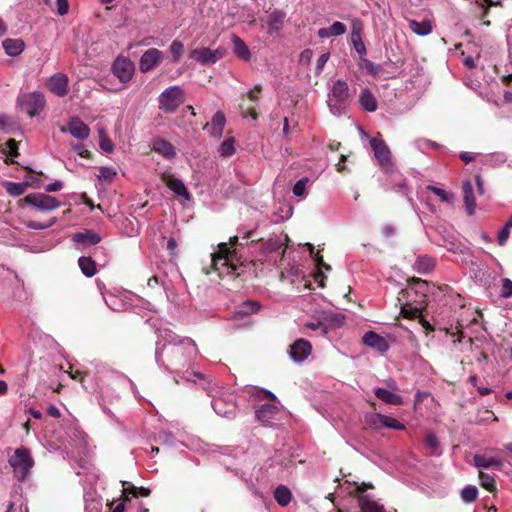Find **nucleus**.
Here are the masks:
<instances>
[{"mask_svg": "<svg viewBox=\"0 0 512 512\" xmlns=\"http://www.w3.org/2000/svg\"><path fill=\"white\" fill-rule=\"evenodd\" d=\"M159 109L165 113H174L185 102V93L180 86L166 88L158 98Z\"/></svg>", "mask_w": 512, "mask_h": 512, "instance_id": "nucleus-3", "label": "nucleus"}, {"mask_svg": "<svg viewBox=\"0 0 512 512\" xmlns=\"http://www.w3.org/2000/svg\"><path fill=\"white\" fill-rule=\"evenodd\" d=\"M370 145L380 166L389 169L392 166L391 151L385 141L381 138L373 137L370 140Z\"/></svg>", "mask_w": 512, "mask_h": 512, "instance_id": "nucleus-9", "label": "nucleus"}, {"mask_svg": "<svg viewBox=\"0 0 512 512\" xmlns=\"http://www.w3.org/2000/svg\"><path fill=\"white\" fill-rule=\"evenodd\" d=\"M21 203L33 207L36 211H51L60 207L61 203L55 197L44 193H31L20 200Z\"/></svg>", "mask_w": 512, "mask_h": 512, "instance_id": "nucleus-7", "label": "nucleus"}, {"mask_svg": "<svg viewBox=\"0 0 512 512\" xmlns=\"http://www.w3.org/2000/svg\"><path fill=\"white\" fill-rule=\"evenodd\" d=\"M239 108L241 110L243 117L250 116L254 120L258 119V113H257L255 107H248L247 109H244V106L242 104H240Z\"/></svg>", "mask_w": 512, "mask_h": 512, "instance_id": "nucleus-61", "label": "nucleus"}, {"mask_svg": "<svg viewBox=\"0 0 512 512\" xmlns=\"http://www.w3.org/2000/svg\"><path fill=\"white\" fill-rule=\"evenodd\" d=\"M85 512H101L102 501L99 498L93 497L92 494H85Z\"/></svg>", "mask_w": 512, "mask_h": 512, "instance_id": "nucleus-40", "label": "nucleus"}, {"mask_svg": "<svg viewBox=\"0 0 512 512\" xmlns=\"http://www.w3.org/2000/svg\"><path fill=\"white\" fill-rule=\"evenodd\" d=\"M235 141L233 138H228L224 140L219 148V153L223 157H230L235 152Z\"/></svg>", "mask_w": 512, "mask_h": 512, "instance_id": "nucleus-45", "label": "nucleus"}, {"mask_svg": "<svg viewBox=\"0 0 512 512\" xmlns=\"http://www.w3.org/2000/svg\"><path fill=\"white\" fill-rule=\"evenodd\" d=\"M363 343L381 353H384L389 349L388 341L373 331H369L364 334Z\"/></svg>", "mask_w": 512, "mask_h": 512, "instance_id": "nucleus-18", "label": "nucleus"}, {"mask_svg": "<svg viewBox=\"0 0 512 512\" xmlns=\"http://www.w3.org/2000/svg\"><path fill=\"white\" fill-rule=\"evenodd\" d=\"M17 103L30 117H34L44 109L46 101L42 93L32 92L21 94Z\"/></svg>", "mask_w": 512, "mask_h": 512, "instance_id": "nucleus-8", "label": "nucleus"}, {"mask_svg": "<svg viewBox=\"0 0 512 512\" xmlns=\"http://www.w3.org/2000/svg\"><path fill=\"white\" fill-rule=\"evenodd\" d=\"M155 358L160 367L170 373H180L188 368L198 354L195 342L188 337H178L169 329L159 330Z\"/></svg>", "mask_w": 512, "mask_h": 512, "instance_id": "nucleus-1", "label": "nucleus"}, {"mask_svg": "<svg viewBox=\"0 0 512 512\" xmlns=\"http://www.w3.org/2000/svg\"><path fill=\"white\" fill-rule=\"evenodd\" d=\"M154 150L168 159H171L176 155L174 146L170 142L163 139L157 140L154 143Z\"/></svg>", "mask_w": 512, "mask_h": 512, "instance_id": "nucleus-33", "label": "nucleus"}, {"mask_svg": "<svg viewBox=\"0 0 512 512\" xmlns=\"http://www.w3.org/2000/svg\"><path fill=\"white\" fill-rule=\"evenodd\" d=\"M2 45H3V48L5 50V52L9 55V56H18L19 54H21L25 48V43L22 39H11V38H8V39H5L3 42H2Z\"/></svg>", "mask_w": 512, "mask_h": 512, "instance_id": "nucleus-27", "label": "nucleus"}, {"mask_svg": "<svg viewBox=\"0 0 512 512\" xmlns=\"http://www.w3.org/2000/svg\"><path fill=\"white\" fill-rule=\"evenodd\" d=\"M255 413L259 421L271 425L279 413V408L274 404H263Z\"/></svg>", "mask_w": 512, "mask_h": 512, "instance_id": "nucleus-19", "label": "nucleus"}, {"mask_svg": "<svg viewBox=\"0 0 512 512\" xmlns=\"http://www.w3.org/2000/svg\"><path fill=\"white\" fill-rule=\"evenodd\" d=\"M329 57H330L329 53H323V54H322V55H320V57L317 59L316 68H315V73H316L317 75H319V74L322 72V70H323V68H324L325 64H326V63H327V61L329 60Z\"/></svg>", "mask_w": 512, "mask_h": 512, "instance_id": "nucleus-58", "label": "nucleus"}, {"mask_svg": "<svg viewBox=\"0 0 512 512\" xmlns=\"http://www.w3.org/2000/svg\"><path fill=\"white\" fill-rule=\"evenodd\" d=\"M394 278H398L397 280H395V284L398 286H403V285L411 286V285H419V284L428 285V282L426 280H423L418 277H406V276L402 275V273L397 269H393L390 271V275L387 278V280L390 281Z\"/></svg>", "mask_w": 512, "mask_h": 512, "instance_id": "nucleus-21", "label": "nucleus"}, {"mask_svg": "<svg viewBox=\"0 0 512 512\" xmlns=\"http://www.w3.org/2000/svg\"><path fill=\"white\" fill-rule=\"evenodd\" d=\"M352 44L359 55H365L367 50L362 41V37L351 39Z\"/></svg>", "mask_w": 512, "mask_h": 512, "instance_id": "nucleus-59", "label": "nucleus"}, {"mask_svg": "<svg viewBox=\"0 0 512 512\" xmlns=\"http://www.w3.org/2000/svg\"><path fill=\"white\" fill-rule=\"evenodd\" d=\"M226 118L222 111H217L211 120L209 133L212 136L220 137L225 127Z\"/></svg>", "mask_w": 512, "mask_h": 512, "instance_id": "nucleus-29", "label": "nucleus"}, {"mask_svg": "<svg viewBox=\"0 0 512 512\" xmlns=\"http://www.w3.org/2000/svg\"><path fill=\"white\" fill-rule=\"evenodd\" d=\"M29 186V183L28 182H24V183H15V182H10V181H7L4 183V187L6 189V191L11 195V196H20L22 195L26 188Z\"/></svg>", "mask_w": 512, "mask_h": 512, "instance_id": "nucleus-42", "label": "nucleus"}, {"mask_svg": "<svg viewBox=\"0 0 512 512\" xmlns=\"http://www.w3.org/2000/svg\"><path fill=\"white\" fill-rule=\"evenodd\" d=\"M351 39L362 37L363 23L360 19H353L351 23Z\"/></svg>", "mask_w": 512, "mask_h": 512, "instance_id": "nucleus-54", "label": "nucleus"}, {"mask_svg": "<svg viewBox=\"0 0 512 512\" xmlns=\"http://www.w3.org/2000/svg\"><path fill=\"white\" fill-rule=\"evenodd\" d=\"M225 56V50L218 48L211 50L210 48L194 49L190 53V58L197 62L206 65L214 64Z\"/></svg>", "mask_w": 512, "mask_h": 512, "instance_id": "nucleus-10", "label": "nucleus"}, {"mask_svg": "<svg viewBox=\"0 0 512 512\" xmlns=\"http://www.w3.org/2000/svg\"><path fill=\"white\" fill-rule=\"evenodd\" d=\"M68 77L63 73H56L47 82L49 90L58 97H64L68 93Z\"/></svg>", "mask_w": 512, "mask_h": 512, "instance_id": "nucleus-13", "label": "nucleus"}, {"mask_svg": "<svg viewBox=\"0 0 512 512\" xmlns=\"http://www.w3.org/2000/svg\"><path fill=\"white\" fill-rule=\"evenodd\" d=\"M478 489L474 485H467L461 490V499L465 503H472L477 499Z\"/></svg>", "mask_w": 512, "mask_h": 512, "instance_id": "nucleus-43", "label": "nucleus"}, {"mask_svg": "<svg viewBox=\"0 0 512 512\" xmlns=\"http://www.w3.org/2000/svg\"><path fill=\"white\" fill-rule=\"evenodd\" d=\"M473 462L477 468L481 469L496 468L500 470L504 464L503 461L499 458L487 457L486 455L482 454L474 455Z\"/></svg>", "mask_w": 512, "mask_h": 512, "instance_id": "nucleus-20", "label": "nucleus"}, {"mask_svg": "<svg viewBox=\"0 0 512 512\" xmlns=\"http://www.w3.org/2000/svg\"><path fill=\"white\" fill-rule=\"evenodd\" d=\"M57 13L61 16L68 13L69 3L68 0H56Z\"/></svg>", "mask_w": 512, "mask_h": 512, "instance_id": "nucleus-60", "label": "nucleus"}, {"mask_svg": "<svg viewBox=\"0 0 512 512\" xmlns=\"http://www.w3.org/2000/svg\"><path fill=\"white\" fill-rule=\"evenodd\" d=\"M274 497L279 505L286 506L290 503L292 494L287 487L281 485L275 489Z\"/></svg>", "mask_w": 512, "mask_h": 512, "instance_id": "nucleus-38", "label": "nucleus"}, {"mask_svg": "<svg viewBox=\"0 0 512 512\" xmlns=\"http://www.w3.org/2000/svg\"><path fill=\"white\" fill-rule=\"evenodd\" d=\"M305 328H308V329H311V330H319L320 333L325 336L328 334V327L325 325V323L321 322V321H316V322H306L304 323L303 325Z\"/></svg>", "mask_w": 512, "mask_h": 512, "instance_id": "nucleus-52", "label": "nucleus"}, {"mask_svg": "<svg viewBox=\"0 0 512 512\" xmlns=\"http://www.w3.org/2000/svg\"><path fill=\"white\" fill-rule=\"evenodd\" d=\"M312 346L308 340L297 339L290 346V356L296 362L304 361L311 353Z\"/></svg>", "mask_w": 512, "mask_h": 512, "instance_id": "nucleus-15", "label": "nucleus"}, {"mask_svg": "<svg viewBox=\"0 0 512 512\" xmlns=\"http://www.w3.org/2000/svg\"><path fill=\"white\" fill-rule=\"evenodd\" d=\"M384 428H391V429H395V430H404L405 425L393 417L384 415Z\"/></svg>", "mask_w": 512, "mask_h": 512, "instance_id": "nucleus-53", "label": "nucleus"}, {"mask_svg": "<svg viewBox=\"0 0 512 512\" xmlns=\"http://www.w3.org/2000/svg\"><path fill=\"white\" fill-rule=\"evenodd\" d=\"M326 321H329L333 327H340L343 325L345 317L340 313L329 315L325 318Z\"/></svg>", "mask_w": 512, "mask_h": 512, "instance_id": "nucleus-56", "label": "nucleus"}, {"mask_svg": "<svg viewBox=\"0 0 512 512\" xmlns=\"http://www.w3.org/2000/svg\"><path fill=\"white\" fill-rule=\"evenodd\" d=\"M170 52L172 54V61L178 63L184 53V45L178 40H174L170 45Z\"/></svg>", "mask_w": 512, "mask_h": 512, "instance_id": "nucleus-46", "label": "nucleus"}, {"mask_svg": "<svg viewBox=\"0 0 512 512\" xmlns=\"http://www.w3.org/2000/svg\"><path fill=\"white\" fill-rule=\"evenodd\" d=\"M63 188V182L60 181V180H57L53 183H50L48 184L46 187H45V190L47 192H56V191H59Z\"/></svg>", "mask_w": 512, "mask_h": 512, "instance_id": "nucleus-64", "label": "nucleus"}, {"mask_svg": "<svg viewBox=\"0 0 512 512\" xmlns=\"http://www.w3.org/2000/svg\"><path fill=\"white\" fill-rule=\"evenodd\" d=\"M359 103L361 107L368 112H374L377 110L378 107V103L375 96L368 88H364L361 90L359 95Z\"/></svg>", "mask_w": 512, "mask_h": 512, "instance_id": "nucleus-24", "label": "nucleus"}, {"mask_svg": "<svg viewBox=\"0 0 512 512\" xmlns=\"http://www.w3.org/2000/svg\"><path fill=\"white\" fill-rule=\"evenodd\" d=\"M138 493L143 497H147L150 495V490L145 487H141L138 489L137 487L130 485L129 483H123V494L125 495V500H129V494L136 497Z\"/></svg>", "mask_w": 512, "mask_h": 512, "instance_id": "nucleus-39", "label": "nucleus"}, {"mask_svg": "<svg viewBox=\"0 0 512 512\" xmlns=\"http://www.w3.org/2000/svg\"><path fill=\"white\" fill-rule=\"evenodd\" d=\"M435 266V261L433 258L428 256H419L414 264V269L420 273H428Z\"/></svg>", "mask_w": 512, "mask_h": 512, "instance_id": "nucleus-35", "label": "nucleus"}, {"mask_svg": "<svg viewBox=\"0 0 512 512\" xmlns=\"http://www.w3.org/2000/svg\"><path fill=\"white\" fill-rule=\"evenodd\" d=\"M331 36H340L345 34L346 25L342 22L336 21L331 26H329Z\"/></svg>", "mask_w": 512, "mask_h": 512, "instance_id": "nucleus-55", "label": "nucleus"}, {"mask_svg": "<svg viewBox=\"0 0 512 512\" xmlns=\"http://www.w3.org/2000/svg\"><path fill=\"white\" fill-rule=\"evenodd\" d=\"M314 262L316 265V272L314 273V280L320 287L325 286L326 275L324 271L330 272L332 267L324 261L323 255L320 251L314 254Z\"/></svg>", "mask_w": 512, "mask_h": 512, "instance_id": "nucleus-16", "label": "nucleus"}, {"mask_svg": "<svg viewBox=\"0 0 512 512\" xmlns=\"http://www.w3.org/2000/svg\"><path fill=\"white\" fill-rule=\"evenodd\" d=\"M509 234H510V230L503 227V229L499 232V235H498V244L500 246H503L506 243V241L509 237Z\"/></svg>", "mask_w": 512, "mask_h": 512, "instance_id": "nucleus-63", "label": "nucleus"}, {"mask_svg": "<svg viewBox=\"0 0 512 512\" xmlns=\"http://www.w3.org/2000/svg\"><path fill=\"white\" fill-rule=\"evenodd\" d=\"M54 223H55V220L52 219V220H50L47 223H41V222H38V221H29L27 225L31 229L42 230V229H46V228L51 227Z\"/></svg>", "mask_w": 512, "mask_h": 512, "instance_id": "nucleus-57", "label": "nucleus"}, {"mask_svg": "<svg viewBox=\"0 0 512 512\" xmlns=\"http://www.w3.org/2000/svg\"><path fill=\"white\" fill-rule=\"evenodd\" d=\"M160 178L162 182L165 183V185L176 195L182 196L185 199L190 198V194L187 188L185 187L184 183L180 179L175 178L170 172L165 171L161 173Z\"/></svg>", "mask_w": 512, "mask_h": 512, "instance_id": "nucleus-14", "label": "nucleus"}, {"mask_svg": "<svg viewBox=\"0 0 512 512\" xmlns=\"http://www.w3.org/2000/svg\"><path fill=\"white\" fill-rule=\"evenodd\" d=\"M232 43L234 45V54L244 61H249L251 58V52L246 43L236 34L232 35Z\"/></svg>", "mask_w": 512, "mask_h": 512, "instance_id": "nucleus-26", "label": "nucleus"}, {"mask_svg": "<svg viewBox=\"0 0 512 512\" xmlns=\"http://www.w3.org/2000/svg\"><path fill=\"white\" fill-rule=\"evenodd\" d=\"M238 241V236L230 237L229 244L220 243L218 251L212 254V268L221 279H245L247 274H251L253 264L241 261L236 250L233 249V247L238 245Z\"/></svg>", "mask_w": 512, "mask_h": 512, "instance_id": "nucleus-2", "label": "nucleus"}, {"mask_svg": "<svg viewBox=\"0 0 512 512\" xmlns=\"http://www.w3.org/2000/svg\"><path fill=\"white\" fill-rule=\"evenodd\" d=\"M261 91L262 86L260 84H256L254 88L247 93V97L251 101H257L259 99V94L261 93Z\"/></svg>", "mask_w": 512, "mask_h": 512, "instance_id": "nucleus-62", "label": "nucleus"}, {"mask_svg": "<svg viewBox=\"0 0 512 512\" xmlns=\"http://www.w3.org/2000/svg\"><path fill=\"white\" fill-rule=\"evenodd\" d=\"M73 241L83 245H96L101 241V237L92 230H85L84 232L75 233Z\"/></svg>", "mask_w": 512, "mask_h": 512, "instance_id": "nucleus-25", "label": "nucleus"}, {"mask_svg": "<svg viewBox=\"0 0 512 512\" xmlns=\"http://www.w3.org/2000/svg\"><path fill=\"white\" fill-rule=\"evenodd\" d=\"M359 504L363 512H385L383 507L368 495H361L359 497Z\"/></svg>", "mask_w": 512, "mask_h": 512, "instance_id": "nucleus-34", "label": "nucleus"}, {"mask_svg": "<svg viewBox=\"0 0 512 512\" xmlns=\"http://www.w3.org/2000/svg\"><path fill=\"white\" fill-rule=\"evenodd\" d=\"M366 424L373 429L384 428V415L380 413H368L365 415Z\"/></svg>", "mask_w": 512, "mask_h": 512, "instance_id": "nucleus-41", "label": "nucleus"}, {"mask_svg": "<svg viewBox=\"0 0 512 512\" xmlns=\"http://www.w3.org/2000/svg\"><path fill=\"white\" fill-rule=\"evenodd\" d=\"M78 263L84 275L87 277L95 275L97 271L96 263L91 257H80Z\"/></svg>", "mask_w": 512, "mask_h": 512, "instance_id": "nucleus-36", "label": "nucleus"}, {"mask_svg": "<svg viewBox=\"0 0 512 512\" xmlns=\"http://www.w3.org/2000/svg\"><path fill=\"white\" fill-rule=\"evenodd\" d=\"M374 393L377 396V398H379L385 403L391 405H401L403 403L402 397L400 395L395 394L387 389L377 387L374 390Z\"/></svg>", "mask_w": 512, "mask_h": 512, "instance_id": "nucleus-28", "label": "nucleus"}, {"mask_svg": "<svg viewBox=\"0 0 512 512\" xmlns=\"http://www.w3.org/2000/svg\"><path fill=\"white\" fill-rule=\"evenodd\" d=\"M479 480H480L481 486L483 488H485L486 490L492 492L496 489L495 478L492 475L484 473V472H480Z\"/></svg>", "mask_w": 512, "mask_h": 512, "instance_id": "nucleus-44", "label": "nucleus"}, {"mask_svg": "<svg viewBox=\"0 0 512 512\" xmlns=\"http://www.w3.org/2000/svg\"><path fill=\"white\" fill-rule=\"evenodd\" d=\"M260 309V304L253 300H248L243 302L240 306L235 310L236 315L246 316L253 313H256Z\"/></svg>", "mask_w": 512, "mask_h": 512, "instance_id": "nucleus-37", "label": "nucleus"}, {"mask_svg": "<svg viewBox=\"0 0 512 512\" xmlns=\"http://www.w3.org/2000/svg\"><path fill=\"white\" fill-rule=\"evenodd\" d=\"M212 407L214 411L221 416L230 418L234 415L235 407L232 403L227 405L224 409V401L221 398H215L212 400Z\"/></svg>", "mask_w": 512, "mask_h": 512, "instance_id": "nucleus-32", "label": "nucleus"}, {"mask_svg": "<svg viewBox=\"0 0 512 512\" xmlns=\"http://www.w3.org/2000/svg\"><path fill=\"white\" fill-rule=\"evenodd\" d=\"M117 176V171L112 167H100L98 178L102 181L112 182Z\"/></svg>", "mask_w": 512, "mask_h": 512, "instance_id": "nucleus-48", "label": "nucleus"}, {"mask_svg": "<svg viewBox=\"0 0 512 512\" xmlns=\"http://www.w3.org/2000/svg\"><path fill=\"white\" fill-rule=\"evenodd\" d=\"M14 476L19 481H24L34 465V461L25 448H17L9 459Z\"/></svg>", "mask_w": 512, "mask_h": 512, "instance_id": "nucleus-4", "label": "nucleus"}, {"mask_svg": "<svg viewBox=\"0 0 512 512\" xmlns=\"http://www.w3.org/2000/svg\"><path fill=\"white\" fill-rule=\"evenodd\" d=\"M462 191L465 210L469 215H473L475 213L476 202L473 187L470 181L463 182Z\"/></svg>", "mask_w": 512, "mask_h": 512, "instance_id": "nucleus-22", "label": "nucleus"}, {"mask_svg": "<svg viewBox=\"0 0 512 512\" xmlns=\"http://www.w3.org/2000/svg\"><path fill=\"white\" fill-rule=\"evenodd\" d=\"M362 63L366 72L374 78L378 77L383 70L381 65L375 64L366 58L362 59Z\"/></svg>", "mask_w": 512, "mask_h": 512, "instance_id": "nucleus-47", "label": "nucleus"}, {"mask_svg": "<svg viewBox=\"0 0 512 512\" xmlns=\"http://www.w3.org/2000/svg\"><path fill=\"white\" fill-rule=\"evenodd\" d=\"M409 28L417 35L426 36L432 31V24L430 20H423L421 22L410 19L408 20Z\"/></svg>", "mask_w": 512, "mask_h": 512, "instance_id": "nucleus-30", "label": "nucleus"}, {"mask_svg": "<svg viewBox=\"0 0 512 512\" xmlns=\"http://www.w3.org/2000/svg\"><path fill=\"white\" fill-rule=\"evenodd\" d=\"M63 132L68 131L71 135H73L77 139H86L90 134L89 127L79 118H72L67 128H62Z\"/></svg>", "mask_w": 512, "mask_h": 512, "instance_id": "nucleus-17", "label": "nucleus"}, {"mask_svg": "<svg viewBox=\"0 0 512 512\" xmlns=\"http://www.w3.org/2000/svg\"><path fill=\"white\" fill-rule=\"evenodd\" d=\"M133 293L130 290H104L102 297L107 306L114 311H120L132 306Z\"/></svg>", "mask_w": 512, "mask_h": 512, "instance_id": "nucleus-6", "label": "nucleus"}, {"mask_svg": "<svg viewBox=\"0 0 512 512\" xmlns=\"http://www.w3.org/2000/svg\"><path fill=\"white\" fill-rule=\"evenodd\" d=\"M162 51L156 48H150L146 50L140 58L139 69L141 72H148L154 69L162 60Z\"/></svg>", "mask_w": 512, "mask_h": 512, "instance_id": "nucleus-12", "label": "nucleus"}, {"mask_svg": "<svg viewBox=\"0 0 512 512\" xmlns=\"http://www.w3.org/2000/svg\"><path fill=\"white\" fill-rule=\"evenodd\" d=\"M112 71L121 82L125 83L133 76L134 64L126 57H117L112 65Z\"/></svg>", "mask_w": 512, "mask_h": 512, "instance_id": "nucleus-11", "label": "nucleus"}, {"mask_svg": "<svg viewBox=\"0 0 512 512\" xmlns=\"http://www.w3.org/2000/svg\"><path fill=\"white\" fill-rule=\"evenodd\" d=\"M424 444L427 450H429V455L439 457L443 453V449L441 447L440 441L435 433L428 431L424 436Z\"/></svg>", "mask_w": 512, "mask_h": 512, "instance_id": "nucleus-23", "label": "nucleus"}, {"mask_svg": "<svg viewBox=\"0 0 512 512\" xmlns=\"http://www.w3.org/2000/svg\"><path fill=\"white\" fill-rule=\"evenodd\" d=\"M428 189L437 195L442 202L450 203L453 199V194L446 192L444 189L435 186H428Z\"/></svg>", "mask_w": 512, "mask_h": 512, "instance_id": "nucleus-50", "label": "nucleus"}, {"mask_svg": "<svg viewBox=\"0 0 512 512\" xmlns=\"http://www.w3.org/2000/svg\"><path fill=\"white\" fill-rule=\"evenodd\" d=\"M99 146L107 153H111L114 150L113 142L102 130L99 133Z\"/></svg>", "mask_w": 512, "mask_h": 512, "instance_id": "nucleus-49", "label": "nucleus"}, {"mask_svg": "<svg viewBox=\"0 0 512 512\" xmlns=\"http://www.w3.org/2000/svg\"><path fill=\"white\" fill-rule=\"evenodd\" d=\"M329 107L333 113H341L349 101V87L347 82L336 80L333 82L329 95Z\"/></svg>", "mask_w": 512, "mask_h": 512, "instance_id": "nucleus-5", "label": "nucleus"}, {"mask_svg": "<svg viewBox=\"0 0 512 512\" xmlns=\"http://www.w3.org/2000/svg\"><path fill=\"white\" fill-rule=\"evenodd\" d=\"M285 13L279 10L271 12L267 19L269 31H279L284 23Z\"/></svg>", "mask_w": 512, "mask_h": 512, "instance_id": "nucleus-31", "label": "nucleus"}, {"mask_svg": "<svg viewBox=\"0 0 512 512\" xmlns=\"http://www.w3.org/2000/svg\"><path fill=\"white\" fill-rule=\"evenodd\" d=\"M307 183H308V178H306V177L298 180L293 186V189H292L293 194L298 197L304 196Z\"/></svg>", "mask_w": 512, "mask_h": 512, "instance_id": "nucleus-51", "label": "nucleus"}]
</instances>
